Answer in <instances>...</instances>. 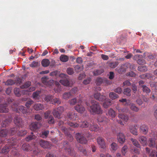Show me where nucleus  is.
Listing matches in <instances>:
<instances>
[{"label": "nucleus", "mask_w": 157, "mask_h": 157, "mask_svg": "<svg viewBox=\"0 0 157 157\" xmlns=\"http://www.w3.org/2000/svg\"><path fill=\"white\" fill-rule=\"evenodd\" d=\"M75 138L77 141L81 144H86L88 142L86 137H89L91 134L88 131H84L75 134Z\"/></svg>", "instance_id": "f257e3e1"}, {"label": "nucleus", "mask_w": 157, "mask_h": 157, "mask_svg": "<svg viewBox=\"0 0 157 157\" xmlns=\"http://www.w3.org/2000/svg\"><path fill=\"white\" fill-rule=\"evenodd\" d=\"M92 105L90 106V111L92 114H101L102 113V109L98 103L94 100L91 101Z\"/></svg>", "instance_id": "f03ea898"}, {"label": "nucleus", "mask_w": 157, "mask_h": 157, "mask_svg": "<svg viewBox=\"0 0 157 157\" xmlns=\"http://www.w3.org/2000/svg\"><path fill=\"white\" fill-rule=\"evenodd\" d=\"M8 141L9 142V146L7 145L2 150V152L3 153L6 154L10 151L11 147L16 148V147L18 146L16 140L11 139L9 140Z\"/></svg>", "instance_id": "7ed1b4c3"}, {"label": "nucleus", "mask_w": 157, "mask_h": 157, "mask_svg": "<svg viewBox=\"0 0 157 157\" xmlns=\"http://www.w3.org/2000/svg\"><path fill=\"white\" fill-rule=\"evenodd\" d=\"M63 149L65 150L69 155L74 157L76 156V152L73 148L70 147V145L67 141H65L63 142Z\"/></svg>", "instance_id": "20e7f679"}, {"label": "nucleus", "mask_w": 157, "mask_h": 157, "mask_svg": "<svg viewBox=\"0 0 157 157\" xmlns=\"http://www.w3.org/2000/svg\"><path fill=\"white\" fill-rule=\"evenodd\" d=\"M68 124L70 126L74 128H77L79 126L81 128H89L90 123L86 121H84L82 122L80 124L77 123H74L72 122H68Z\"/></svg>", "instance_id": "39448f33"}, {"label": "nucleus", "mask_w": 157, "mask_h": 157, "mask_svg": "<svg viewBox=\"0 0 157 157\" xmlns=\"http://www.w3.org/2000/svg\"><path fill=\"white\" fill-rule=\"evenodd\" d=\"M18 105L17 103H14L11 106L12 110L16 111V112H21L23 113L26 114L27 113V109L24 106H20L18 107Z\"/></svg>", "instance_id": "423d86ee"}, {"label": "nucleus", "mask_w": 157, "mask_h": 157, "mask_svg": "<svg viewBox=\"0 0 157 157\" xmlns=\"http://www.w3.org/2000/svg\"><path fill=\"white\" fill-rule=\"evenodd\" d=\"M39 143L40 147L44 149H50L52 146V144L49 142L44 140H40Z\"/></svg>", "instance_id": "0eeeda50"}, {"label": "nucleus", "mask_w": 157, "mask_h": 157, "mask_svg": "<svg viewBox=\"0 0 157 157\" xmlns=\"http://www.w3.org/2000/svg\"><path fill=\"white\" fill-rule=\"evenodd\" d=\"M14 124L19 128H22L23 126V121L20 117L16 115L14 119Z\"/></svg>", "instance_id": "6e6552de"}, {"label": "nucleus", "mask_w": 157, "mask_h": 157, "mask_svg": "<svg viewBox=\"0 0 157 157\" xmlns=\"http://www.w3.org/2000/svg\"><path fill=\"white\" fill-rule=\"evenodd\" d=\"M67 76L66 74H61L60 75V76L65 77L64 78H63L59 81V82L63 85L68 86L70 85V82L66 76Z\"/></svg>", "instance_id": "1a4fd4ad"}, {"label": "nucleus", "mask_w": 157, "mask_h": 157, "mask_svg": "<svg viewBox=\"0 0 157 157\" xmlns=\"http://www.w3.org/2000/svg\"><path fill=\"white\" fill-rule=\"evenodd\" d=\"M97 141L100 147L102 148H105V144L103 138L101 136L98 137L97 139Z\"/></svg>", "instance_id": "9d476101"}, {"label": "nucleus", "mask_w": 157, "mask_h": 157, "mask_svg": "<svg viewBox=\"0 0 157 157\" xmlns=\"http://www.w3.org/2000/svg\"><path fill=\"white\" fill-rule=\"evenodd\" d=\"M117 138L118 142L121 144L125 142V136L122 132H120L117 134Z\"/></svg>", "instance_id": "9b49d317"}, {"label": "nucleus", "mask_w": 157, "mask_h": 157, "mask_svg": "<svg viewBox=\"0 0 157 157\" xmlns=\"http://www.w3.org/2000/svg\"><path fill=\"white\" fill-rule=\"evenodd\" d=\"M132 65L130 63H125L122 64L121 67L118 69L117 71L119 74H122L126 71L128 66L131 67Z\"/></svg>", "instance_id": "f8f14e48"}, {"label": "nucleus", "mask_w": 157, "mask_h": 157, "mask_svg": "<svg viewBox=\"0 0 157 157\" xmlns=\"http://www.w3.org/2000/svg\"><path fill=\"white\" fill-rule=\"evenodd\" d=\"M95 82L97 85H100L102 83H105L108 85H110L109 81L105 78H97Z\"/></svg>", "instance_id": "ddd939ff"}, {"label": "nucleus", "mask_w": 157, "mask_h": 157, "mask_svg": "<svg viewBox=\"0 0 157 157\" xmlns=\"http://www.w3.org/2000/svg\"><path fill=\"white\" fill-rule=\"evenodd\" d=\"M40 126V123L37 122H33L29 125V128L31 130L35 131L39 129Z\"/></svg>", "instance_id": "4468645a"}, {"label": "nucleus", "mask_w": 157, "mask_h": 157, "mask_svg": "<svg viewBox=\"0 0 157 157\" xmlns=\"http://www.w3.org/2000/svg\"><path fill=\"white\" fill-rule=\"evenodd\" d=\"M94 98L100 101H103L106 99L105 96L101 95L100 93L96 92L94 94Z\"/></svg>", "instance_id": "2eb2a0df"}, {"label": "nucleus", "mask_w": 157, "mask_h": 157, "mask_svg": "<svg viewBox=\"0 0 157 157\" xmlns=\"http://www.w3.org/2000/svg\"><path fill=\"white\" fill-rule=\"evenodd\" d=\"M41 80L43 83L48 86H52L53 82V80H49L47 77H42Z\"/></svg>", "instance_id": "dca6fc26"}, {"label": "nucleus", "mask_w": 157, "mask_h": 157, "mask_svg": "<svg viewBox=\"0 0 157 157\" xmlns=\"http://www.w3.org/2000/svg\"><path fill=\"white\" fill-rule=\"evenodd\" d=\"M7 107V104H0V112L4 113L8 112L9 109Z\"/></svg>", "instance_id": "f3484780"}, {"label": "nucleus", "mask_w": 157, "mask_h": 157, "mask_svg": "<svg viewBox=\"0 0 157 157\" xmlns=\"http://www.w3.org/2000/svg\"><path fill=\"white\" fill-rule=\"evenodd\" d=\"M75 109L78 112L82 113L85 111L84 107L81 104H78L75 107Z\"/></svg>", "instance_id": "a211bd4d"}, {"label": "nucleus", "mask_w": 157, "mask_h": 157, "mask_svg": "<svg viewBox=\"0 0 157 157\" xmlns=\"http://www.w3.org/2000/svg\"><path fill=\"white\" fill-rule=\"evenodd\" d=\"M138 140L143 146H145L147 145V140L146 137L140 136L138 138Z\"/></svg>", "instance_id": "6ab92c4d"}, {"label": "nucleus", "mask_w": 157, "mask_h": 157, "mask_svg": "<svg viewBox=\"0 0 157 157\" xmlns=\"http://www.w3.org/2000/svg\"><path fill=\"white\" fill-rule=\"evenodd\" d=\"M21 148L25 151H28L33 150L30 146L27 143H25L22 145Z\"/></svg>", "instance_id": "aec40b11"}, {"label": "nucleus", "mask_w": 157, "mask_h": 157, "mask_svg": "<svg viewBox=\"0 0 157 157\" xmlns=\"http://www.w3.org/2000/svg\"><path fill=\"white\" fill-rule=\"evenodd\" d=\"M89 128L91 131L95 132H97L99 129V127L98 125L93 123H92V124L90 123Z\"/></svg>", "instance_id": "412c9836"}, {"label": "nucleus", "mask_w": 157, "mask_h": 157, "mask_svg": "<svg viewBox=\"0 0 157 157\" xmlns=\"http://www.w3.org/2000/svg\"><path fill=\"white\" fill-rule=\"evenodd\" d=\"M140 128L141 132H142L143 134L145 135L148 132V128L147 125L144 124H143L140 126Z\"/></svg>", "instance_id": "4be33fe9"}, {"label": "nucleus", "mask_w": 157, "mask_h": 157, "mask_svg": "<svg viewBox=\"0 0 157 157\" xmlns=\"http://www.w3.org/2000/svg\"><path fill=\"white\" fill-rule=\"evenodd\" d=\"M49 131L48 130H45L42 131L40 134V137L43 138H46L49 134Z\"/></svg>", "instance_id": "5701e85b"}, {"label": "nucleus", "mask_w": 157, "mask_h": 157, "mask_svg": "<svg viewBox=\"0 0 157 157\" xmlns=\"http://www.w3.org/2000/svg\"><path fill=\"white\" fill-rule=\"evenodd\" d=\"M118 117L120 119H122L123 121L125 122H127L129 119L128 116L123 113H120L119 114Z\"/></svg>", "instance_id": "b1692460"}, {"label": "nucleus", "mask_w": 157, "mask_h": 157, "mask_svg": "<svg viewBox=\"0 0 157 157\" xmlns=\"http://www.w3.org/2000/svg\"><path fill=\"white\" fill-rule=\"evenodd\" d=\"M67 115L70 119L72 120H75L77 117V115L76 113H67Z\"/></svg>", "instance_id": "393cba45"}, {"label": "nucleus", "mask_w": 157, "mask_h": 157, "mask_svg": "<svg viewBox=\"0 0 157 157\" xmlns=\"http://www.w3.org/2000/svg\"><path fill=\"white\" fill-rule=\"evenodd\" d=\"M33 108L35 110L38 111L43 109L44 107L43 105L40 103H36L34 105Z\"/></svg>", "instance_id": "a878e982"}, {"label": "nucleus", "mask_w": 157, "mask_h": 157, "mask_svg": "<svg viewBox=\"0 0 157 157\" xmlns=\"http://www.w3.org/2000/svg\"><path fill=\"white\" fill-rule=\"evenodd\" d=\"M12 119L10 118L6 119L5 120L3 121L2 123V126L3 127H5L8 126L10 123Z\"/></svg>", "instance_id": "bb28decb"}, {"label": "nucleus", "mask_w": 157, "mask_h": 157, "mask_svg": "<svg viewBox=\"0 0 157 157\" xmlns=\"http://www.w3.org/2000/svg\"><path fill=\"white\" fill-rule=\"evenodd\" d=\"M104 102L103 103V106L105 108H107L111 104V101L109 99H105Z\"/></svg>", "instance_id": "cd10ccee"}, {"label": "nucleus", "mask_w": 157, "mask_h": 157, "mask_svg": "<svg viewBox=\"0 0 157 157\" xmlns=\"http://www.w3.org/2000/svg\"><path fill=\"white\" fill-rule=\"evenodd\" d=\"M72 96V94L71 92H65L64 93L62 96V98L63 99L65 100H68Z\"/></svg>", "instance_id": "c85d7f7f"}, {"label": "nucleus", "mask_w": 157, "mask_h": 157, "mask_svg": "<svg viewBox=\"0 0 157 157\" xmlns=\"http://www.w3.org/2000/svg\"><path fill=\"white\" fill-rule=\"evenodd\" d=\"M130 140L132 142L133 145L137 148H140L141 146L138 141L135 139L133 138L130 139Z\"/></svg>", "instance_id": "c756f323"}, {"label": "nucleus", "mask_w": 157, "mask_h": 157, "mask_svg": "<svg viewBox=\"0 0 157 157\" xmlns=\"http://www.w3.org/2000/svg\"><path fill=\"white\" fill-rule=\"evenodd\" d=\"M8 133V130L6 129H3L0 130V136L5 137Z\"/></svg>", "instance_id": "7c9ffc66"}, {"label": "nucleus", "mask_w": 157, "mask_h": 157, "mask_svg": "<svg viewBox=\"0 0 157 157\" xmlns=\"http://www.w3.org/2000/svg\"><path fill=\"white\" fill-rule=\"evenodd\" d=\"M17 128L16 127L11 128L8 130V134L11 135H14L17 132Z\"/></svg>", "instance_id": "2f4dec72"}, {"label": "nucleus", "mask_w": 157, "mask_h": 157, "mask_svg": "<svg viewBox=\"0 0 157 157\" xmlns=\"http://www.w3.org/2000/svg\"><path fill=\"white\" fill-rule=\"evenodd\" d=\"M148 143V146L149 147H155V143L154 138H150Z\"/></svg>", "instance_id": "473e14b6"}, {"label": "nucleus", "mask_w": 157, "mask_h": 157, "mask_svg": "<svg viewBox=\"0 0 157 157\" xmlns=\"http://www.w3.org/2000/svg\"><path fill=\"white\" fill-rule=\"evenodd\" d=\"M50 62L47 59H44L41 61V64L44 67H48L50 64Z\"/></svg>", "instance_id": "72a5a7b5"}, {"label": "nucleus", "mask_w": 157, "mask_h": 157, "mask_svg": "<svg viewBox=\"0 0 157 157\" xmlns=\"http://www.w3.org/2000/svg\"><path fill=\"white\" fill-rule=\"evenodd\" d=\"M109 97L112 100H114L118 98V95L115 93L111 92L109 94Z\"/></svg>", "instance_id": "f704fd0d"}, {"label": "nucleus", "mask_w": 157, "mask_h": 157, "mask_svg": "<svg viewBox=\"0 0 157 157\" xmlns=\"http://www.w3.org/2000/svg\"><path fill=\"white\" fill-rule=\"evenodd\" d=\"M123 93L127 96H130L131 94V89L129 88L124 89V90Z\"/></svg>", "instance_id": "c9c22d12"}, {"label": "nucleus", "mask_w": 157, "mask_h": 157, "mask_svg": "<svg viewBox=\"0 0 157 157\" xmlns=\"http://www.w3.org/2000/svg\"><path fill=\"white\" fill-rule=\"evenodd\" d=\"M52 113L53 115L55 117H56L58 119L60 118L61 114L56 109H54Z\"/></svg>", "instance_id": "e433bc0d"}, {"label": "nucleus", "mask_w": 157, "mask_h": 157, "mask_svg": "<svg viewBox=\"0 0 157 157\" xmlns=\"http://www.w3.org/2000/svg\"><path fill=\"white\" fill-rule=\"evenodd\" d=\"M40 91H36L33 93V99L37 100L40 98Z\"/></svg>", "instance_id": "4c0bfd02"}, {"label": "nucleus", "mask_w": 157, "mask_h": 157, "mask_svg": "<svg viewBox=\"0 0 157 157\" xmlns=\"http://www.w3.org/2000/svg\"><path fill=\"white\" fill-rule=\"evenodd\" d=\"M140 77L142 79H149L151 77V75L149 73H146L145 74L140 75Z\"/></svg>", "instance_id": "58836bf2"}, {"label": "nucleus", "mask_w": 157, "mask_h": 157, "mask_svg": "<svg viewBox=\"0 0 157 157\" xmlns=\"http://www.w3.org/2000/svg\"><path fill=\"white\" fill-rule=\"evenodd\" d=\"M69 58L67 56L65 55H61L60 57V60L63 62H66L68 60Z\"/></svg>", "instance_id": "ea45409f"}, {"label": "nucleus", "mask_w": 157, "mask_h": 157, "mask_svg": "<svg viewBox=\"0 0 157 157\" xmlns=\"http://www.w3.org/2000/svg\"><path fill=\"white\" fill-rule=\"evenodd\" d=\"M118 146L117 144L114 142L112 143L111 145V148L112 151H115L117 150Z\"/></svg>", "instance_id": "a19ab883"}, {"label": "nucleus", "mask_w": 157, "mask_h": 157, "mask_svg": "<svg viewBox=\"0 0 157 157\" xmlns=\"http://www.w3.org/2000/svg\"><path fill=\"white\" fill-rule=\"evenodd\" d=\"M61 103L60 100L58 98H53V100L51 101V103L52 104L56 105H59Z\"/></svg>", "instance_id": "79ce46f5"}, {"label": "nucleus", "mask_w": 157, "mask_h": 157, "mask_svg": "<svg viewBox=\"0 0 157 157\" xmlns=\"http://www.w3.org/2000/svg\"><path fill=\"white\" fill-rule=\"evenodd\" d=\"M6 86L12 85L15 84L14 81L12 79H9L6 82H3Z\"/></svg>", "instance_id": "37998d69"}, {"label": "nucleus", "mask_w": 157, "mask_h": 157, "mask_svg": "<svg viewBox=\"0 0 157 157\" xmlns=\"http://www.w3.org/2000/svg\"><path fill=\"white\" fill-rule=\"evenodd\" d=\"M138 70L140 71L145 72L147 70V69L146 66H140L138 67Z\"/></svg>", "instance_id": "c03bdc74"}, {"label": "nucleus", "mask_w": 157, "mask_h": 157, "mask_svg": "<svg viewBox=\"0 0 157 157\" xmlns=\"http://www.w3.org/2000/svg\"><path fill=\"white\" fill-rule=\"evenodd\" d=\"M36 138V136L33 135V132H31V135H29L26 138H25V140L27 141H29L33 139H35Z\"/></svg>", "instance_id": "a18cd8bd"}, {"label": "nucleus", "mask_w": 157, "mask_h": 157, "mask_svg": "<svg viewBox=\"0 0 157 157\" xmlns=\"http://www.w3.org/2000/svg\"><path fill=\"white\" fill-rule=\"evenodd\" d=\"M142 88L143 92L146 93L147 94H148L151 92L150 89L146 86H143V87Z\"/></svg>", "instance_id": "49530a36"}, {"label": "nucleus", "mask_w": 157, "mask_h": 157, "mask_svg": "<svg viewBox=\"0 0 157 157\" xmlns=\"http://www.w3.org/2000/svg\"><path fill=\"white\" fill-rule=\"evenodd\" d=\"M130 131L134 135H138L137 130L132 126H131L130 128Z\"/></svg>", "instance_id": "de8ad7c7"}, {"label": "nucleus", "mask_w": 157, "mask_h": 157, "mask_svg": "<svg viewBox=\"0 0 157 157\" xmlns=\"http://www.w3.org/2000/svg\"><path fill=\"white\" fill-rule=\"evenodd\" d=\"M130 107L132 110L136 112H138L139 110V108L133 103L130 104Z\"/></svg>", "instance_id": "09e8293b"}, {"label": "nucleus", "mask_w": 157, "mask_h": 157, "mask_svg": "<svg viewBox=\"0 0 157 157\" xmlns=\"http://www.w3.org/2000/svg\"><path fill=\"white\" fill-rule=\"evenodd\" d=\"M31 85V82L30 81H27L25 82L24 85L21 86V88H26L29 87Z\"/></svg>", "instance_id": "8fccbe9b"}, {"label": "nucleus", "mask_w": 157, "mask_h": 157, "mask_svg": "<svg viewBox=\"0 0 157 157\" xmlns=\"http://www.w3.org/2000/svg\"><path fill=\"white\" fill-rule=\"evenodd\" d=\"M116 108L120 113H126L128 111V109L125 108H121L119 106L117 107Z\"/></svg>", "instance_id": "3c124183"}, {"label": "nucleus", "mask_w": 157, "mask_h": 157, "mask_svg": "<svg viewBox=\"0 0 157 157\" xmlns=\"http://www.w3.org/2000/svg\"><path fill=\"white\" fill-rule=\"evenodd\" d=\"M51 111L50 110H48L44 113V118L45 119H47L50 117L51 116H52L51 115Z\"/></svg>", "instance_id": "603ef678"}, {"label": "nucleus", "mask_w": 157, "mask_h": 157, "mask_svg": "<svg viewBox=\"0 0 157 157\" xmlns=\"http://www.w3.org/2000/svg\"><path fill=\"white\" fill-rule=\"evenodd\" d=\"M54 97L51 95L46 96L45 98V100L47 102H50L51 103V101L53 100Z\"/></svg>", "instance_id": "864d4df0"}, {"label": "nucleus", "mask_w": 157, "mask_h": 157, "mask_svg": "<svg viewBox=\"0 0 157 157\" xmlns=\"http://www.w3.org/2000/svg\"><path fill=\"white\" fill-rule=\"evenodd\" d=\"M78 150L79 151L82 152L84 155L87 156V152L86 149L82 147H79Z\"/></svg>", "instance_id": "5fc2aeb1"}, {"label": "nucleus", "mask_w": 157, "mask_h": 157, "mask_svg": "<svg viewBox=\"0 0 157 157\" xmlns=\"http://www.w3.org/2000/svg\"><path fill=\"white\" fill-rule=\"evenodd\" d=\"M14 92L15 95L17 97H20L21 95L20 93V89L19 88H15L14 89Z\"/></svg>", "instance_id": "6e6d98bb"}, {"label": "nucleus", "mask_w": 157, "mask_h": 157, "mask_svg": "<svg viewBox=\"0 0 157 157\" xmlns=\"http://www.w3.org/2000/svg\"><path fill=\"white\" fill-rule=\"evenodd\" d=\"M128 151V147L126 145H124L122 148L121 152L123 155H125Z\"/></svg>", "instance_id": "4d7b16f0"}, {"label": "nucleus", "mask_w": 157, "mask_h": 157, "mask_svg": "<svg viewBox=\"0 0 157 157\" xmlns=\"http://www.w3.org/2000/svg\"><path fill=\"white\" fill-rule=\"evenodd\" d=\"M48 120V122L50 124H53L55 123V119L52 116H51Z\"/></svg>", "instance_id": "13d9d810"}, {"label": "nucleus", "mask_w": 157, "mask_h": 157, "mask_svg": "<svg viewBox=\"0 0 157 157\" xmlns=\"http://www.w3.org/2000/svg\"><path fill=\"white\" fill-rule=\"evenodd\" d=\"M108 113L109 115L112 117H114L115 116V112L111 109H110L109 110Z\"/></svg>", "instance_id": "bf43d9fd"}, {"label": "nucleus", "mask_w": 157, "mask_h": 157, "mask_svg": "<svg viewBox=\"0 0 157 157\" xmlns=\"http://www.w3.org/2000/svg\"><path fill=\"white\" fill-rule=\"evenodd\" d=\"M34 103L33 101L30 100L27 101L25 103V106L28 109L29 108L31 105Z\"/></svg>", "instance_id": "052dcab7"}, {"label": "nucleus", "mask_w": 157, "mask_h": 157, "mask_svg": "<svg viewBox=\"0 0 157 157\" xmlns=\"http://www.w3.org/2000/svg\"><path fill=\"white\" fill-rule=\"evenodd\" d=\"M119 101L120 102H121L123 103L125 105H129V101H127L126 99L125 98H122L121 99H120L119 100Z\"/></svg>", "instance_id": "680f3d73"}, {"label": "nucleus", "mask_w": 157, "mask_h": 157, "mask_svg": "<svg viewBox=\"0 0 157 157\" xmlns=\"http://www.w3.org/2000/svg\"><path fill=\"white\" fill-rule=\"evenodd\" d=\"M22 80L20 78L18 77L16 78V80L14 81L15 84L17 85H19L22 83Z\"/></svg>", "instance_id": "e2e57ef3"}, {"label": "nucleus", "mask_w": 157, "mask_h": 157, "mask_svg": "<svg viewBox=\"0 0 157 157\" xmlns=\"http://www.w3.org/2000/svg\"><path fill=\"white\" fill-rule=\"evenodd\" d=\"M150 85L152 87H154L155 91H157V82H151Z\"/></svg>", "instance_id": "0e129e2a"}, {"label": "nucleus", "mask_w": 157, "mask_h": 157, "mask_svg": "<svg viewBox=\"0 0 157 157\" xmlns=\"http://www.w3.org/2000/svg\"><path fill=\"white\" fill-rule=\"evenodd\" d=\"M26 133L27 131L26 130H22L19 131L17 134L19 136H22L26 135Z\"/></svg>", "instance_id": "69168bd1"}, {"label": "nucleus", "mask_w": 157, "mask_h": 157, "mask_svg": "<svg viewBox=\"0 0 157 157\" xmlns=\"http://www.w3.org/2000/svg\"><path fill=\"white\" fill-rule=\"evenodd\" d=\"M77 102V99L75 98H73L69 101V103L71 105H75L76 103Z\"/></svg>", "instance_id": "338daca9"}, {"label": "nucleus", "mask_w": 157, "mask_h": 157, "mask_svg": "<svg viewBox=\"0 0 157 157\" xmlns=\"http://www.w3.org/2000/svg\"><path fill=\"white\" fill-rule=\"evenodd\" d=\"M75 70L76 72H79L82 70V67L79 65H76L74 67Z\"/></svg>", "instance_id": "774afa93"}]
</instances>
